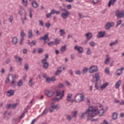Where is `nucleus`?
Segmentation results:
<instances>
[{"label": "nucleus", "mask_w": 124, "mask_h": 124, "mask_svg": "<svg viewBox=\"0 0 124 124\" xmlns=\"http://www.w3.org/2000/svg\"><path fill=\"white\" fill-rule=\"evenodd\" d=\"M66 120L68 122H71L72 121V116L69 114H66L65 115Z\"/></svg>", "instance_id": "nucleus-19"}, {"label": "nucleus", "mask_w": 124, "mask_h": 124, "mask_svg": "<svg viewBox=\"0 0 124 124\" xmlns=\"http://www.w3.org/2000/svg\"><path fill=\"white\" fill-rule=\"evenodd\" d=\"M105 71L106 74H109V68H106Z\"/></svg>", "instance_id": "nucleus-58"}, {"label": "nucleus", "mask_w": 124, "mask_h": 124, "mask_svg": "<svg viewBox=\"0 0 124 124\" xmlns=\"http://www.w3.org/2000/svg\"><path fill=\"white\" fill-rule=\"evenodd\" d=\"M29 64H28V63H25L24 65V69L26 70V71H28V70H29Z\"/></svg>", "instance_id": "nucleus-39"}, {"label": "nucleus", "mask_w": 124, "mask_h": 124, "mask_svg": "<svg viewBox=\"0 0 124 124\" xmlns=\"http://www.w3.org/2000/svg\"><path fill=\"white\" fill-rule=\"evenodd\" d=\"M39 25L40 26H41V27H43V26H44V24L43 23V21L39 20Z\"/></svg>", "instance_id": "nucleus-51"}, {"label": "nucleus", "mask_w": 124, "mask_h": 124, "mask_svg": "<svg viewBox=\"0 0 124 124\" xmlns=\"http://www.w3.org/2000/svg\"><path fill=\"white\" fill-rule=\"evenodd\" d=\"M85 36L88 40H90L93 37V34L91 32H88L86 34Z\"/></svg>", "instance_id": "nucleus-16"}, {"label": "nucleus", "mask_w": 124, "mask_h": 124, "mask_svg": "<svg viewBox=\"0 0 124 124\" xmlns=\"http://www.w3.org/2000/svg\"><path fill=\"white\" fill-rule=\"evenodd\" d=\"M51 16H52V15L50 14V13L46 15V18H49V17H51Z\"/></svg>", "instance_id": "nucleus-64"}, {"label": "nucleus", "mask_w": 124, "mask_h": 124, "mask_svg": "<svg viewBox=\"0 0 124 124\" xmlns=\"http://www.w3.org/2000/svg\"><path fill=\"white\" fill-rule=\"evenodd\" d=\"M21 20L22 21V25H24V24H25V21H26L27 20V17L25 16L24 18H23L22 17V16L21 17Z\"/></svg>", "instance_id": "nucleus-41"}, {"label": "nucleus", "mask_w": 124, "mask_h": 124, "mask_svg": "<svg viewBox=\"0 0 124 124\" xmlns=\"http://www.w3.org/2000/svg\"><path fill=\"white\" fill-rule=\"evenodd\" d=\"M33 85V83L32 82V78H31L29 80V86L30 87H32Z\"/></svg>", "instance_id": "nucleus-49"}, {"label": "nucleus", "mask_w": 124, "mask_h": 124, "mask_svg": "<svg viewBox=\"0 0 124 124\" xmlns=\"http://www.w3.org/2000/svg\"><path fill=\"white\" fill-rule=\"evenodd\" d=\"M20 35L22 38H24L25 36H26V34L25 33V32H24V31H22L20 33Z\"/></svg>", "instance_id": "nucleus-44"}, {"label": "nucleus", "mask_w": 124, "mask_h": 124, "mask_svg": "<svg viewBox=\"0 0 124 124\" xmlns=\"http://www.w3.org/2000/svg\"><path fill=\"white\" fill-rule=\"evenodd\" d=\"M60 35L61 36H63V35H64L65 34V32L64 31V30L62 29H60Z\"/></svg>", "instance_id": "nucleus-37"}, {"label": "nucleus", "mask_w": 124, "mask_h": 124, "mask_svg": "<svg viewBox=\"0 0 124 124\" xmlns=\"http://www.w3.org/2000/svg\"><path fill=\"white\" fill-rule=\"evenodd\" d=\"M99 79H100L99 75L97 73H95V76L93 77V83H96V82H98L99 81Z\"/></svg>", "instance_id": "nucleus-8"}, {"label": "nucleus", "mask_w": 124, "mask_h": 124, "mask_svg": "<svg viewBox=\"0 0 124 124\" xmlns=\"http://www.w3.org/2000/svg\"><path fill=\"white\" fill-rule=\"evenodd\" d=\"M9 81H10V78H9V75L8 77H7V78L5 81V84H8V83L9 82Z\"/></svg>", "instance_id": "nucleus-46"}, {"label": "nucleus", "mask_w": 124, "mask_h": 124, "mask_svg": "<svg viewBox=\"0 0 124 124\" xmlns=\"http://www.w3.org/2000/svg\"><path fill=\"white\" fill-rule=\"evenodd\" d=\"M76 75H81V71L79 70H77L75 71Z\"/></svg>", "instance_id": "nucleus-48"}, {"label": "nucleus", "mask_w": 124, "mask_h": 124, "mask_svg": "<svg viewBox=\"0 0 124 124\" xmlns=\"http://www.w3.org/2000/svg\"><path fill=\"white\" fill-rule=\"evenodd\" d=\"M45 94L46 96L51 97V96H53V95H54V92L51 90H46L45 92Z\"/></svg>", "instance_id": "nucleus-10"}, {"label": "nucleus", "mask_w": 124, "mask_h": 124, "mask_svg": "<svg viewBox=\"0 0 124 124\" xmlns=\"http://www.w3.org/2000/svg\"><path fill=\"white\" fill-rule=\"evenodd\" d=\"M24 85V83H23V80H20L18 83H17V86L18 87H22Z\"/></svg>", "instance_id": "nucleus-34"}, {"label": "nucleus", "mask_w": 124, "mask_h": 124, "mask_svg": "<svg viewBox=\"0 0 124 124\" xmlns=\"http://www.w3.org/2000/svg\"><path fill=\"white\" fill-rule=\"evenodd\" d=\"M12 42L13 45H16L18 43V38H17V37H14L13 38Z\"/></svg>", "instance_id": "nucleus-20"}, {"label": "nucleus", "mask_w": 124, "mask_h": 124, "mask_svg": "<svg viewBox=\"0 0 124 124\" xmlns=\"http://www.w3.org/2000/svg\"><path fill=\"white\" fill-rule=\"evenodd\" d=\"M109 85V83L106 82L101 86V90H104Z\"/></svg>", "instance_id": "nucleus-28"}, {"label": "nucleus", "mask_w": 124, "mask_h": 124, "mask_svg": "<svg viewBox=\"0 0 124 124\" xmlns=\"http://www.w3.org/2000/svg\"><path fill=\"white\" fill-rule=\"evenodd\" d=\"M46 27L47 29H49V28H50V27H51V24L49 23H46Z\"/></svg>", "instance_id": "nucleus-61"}, {"label": "nucleus", "mask_w": 124, "mask_h": 124, "mask_svg": "<svg viewBox=\"0 0 124 124\" xmlns=\"http://www.w3.org/2000/svg\"><path fill=\"white\" fill-rule=\"evenodd\" d=\"M18 106V103L12 104V107L13 109H16V107Z\"/></svg>", "instance_id": "nucleus-43"}, {"label": "nucleus", "mask_w": 124, "mask_h": 124, "mask_svg": "<svg viewBox=\"0 0 124 124\" xmlns=\"http://www.w3.org/2000/svg\"><path fill=\"white\" fill-rule=\"evenodd\" d=\"M32 6L34 7V8H37V6H38V4L36 1H33L32 2Z\"/></svg>", "instance_id": "nucleus-24"}, {"label": "nucleus", "mask_w": 124, "mask_h": 124, "mask_svg": "<svg viewBox=\"0 0 124 124\" xmlns=\"http://www.w3.org/2000/svg\"><path fill=\"white\" fill-rule=\"evenodd\" d=\"M49 34L47 33L44 36V37H41L40 39L44 40L45 43H47L50 41V39L49 38Z\"/></svg>", "instance_id": "nucleus-4"}, {"label": "nucleus", "mask_w": 124, "mask_h": 124, "mask_svg": "<svg viewBox=\"0 0 124 124\" xmlns=\"http://www.w3.org/2000/svg\"><path fill=\"white\" fill-rule=\"evenodd\" d=\"M72 97V94L71 93H69L67 94L66 100L69 102H70V99Z\"/></svg>", "instance_id": "nucleus-23"}, {"label": "nucleus", "mask_w": 124, "mask_h": 124, "mask_svg": "<svg viewBox=\"0 0 124 124\" xmlns=\"http://www.w3.org/2000/svg\"><path fill=\"white\" fill-rule=\"evenodd\" d=\"M98 70V68L96 66H92L89 69L90 73H94V72H96Z\"/></svg>", "instance_id": "nucleus-7"}, {"label": "nucleus", "mask_w": 124, "mask_h": 124, "mask_svg": "<svg viewBox=\"0 0 124 124\" xmlns=\"http://www.w3.org/2000/svg\"><path fill=\"white\" fill-rule=\"evenodd\" d=\"M68 72L71 76L73 75V71L72 70H68Z\"/></svg>", "instance_id": "nucleus-62"}, {"label": "nucleus", "mask_w": 124, "mask_h": 124, "mask_svg": "<svg viewBox=\"0 0 124 124\" xmlns=\"http://www.w3.org/2000/svg\"><path fill=\"white\" fill-rule=\"evenodd\" d=\"M60 107H61V106L59 105H57L54 107V108L56 109V110H59Z\"/></svg>", "instance_id": "nucleus-60"}, {"label": "nucleus", "mask_w": 124, "mask_h": 124, "mask_svg": "<svg viewBox=\"0 0 124 124\" xmlns=\"http://www.w3.org/2000/svg\"><path fill=\"white\" fill-rule=\"evenodd\" d=\"M86 72H88V68L87 67L83 68V69L82 70L83 74H86Z\"/></svg>", "instance_id": "nucleus-42"}, {"label": "nucleus", "mask_w": 124, "mask_h": 124, "mask_svg": "<svg viewBox=\"0 0 124 124\" xmlns=\"http://www.w3.org/2000/svg\"><path fill=\"white\" fill-rule=\"evenodd\" d=\"M123 70H124V67H122L121 69H118L116 72H118L116 73V76H120V75H122V73H123Z\"/></svg>", "instance_id": "nucleus-15"}, {"label": "nucleus", "mask_w": 124, "mask_h": 124, "mask_svg": "<svg viewBox=\"0 0 124 124\" xmlns=\"http://www.w3.org/2000/svg\"><path fill=\"white\" fill-rule=\"evenodd\" d=\"M95 88H96V89L97 90H101V86L99 87L98 86H97V83L96 82H95V86H94Z\"/></svg>", "instance_id": "nucleus-47"}, {"label": "nucleus", "mask_w": 124, "mask_h": 124, "mask_svg": "<svg viewBox=\"0 0 124 124\" xmlns=\"http://www.w3.org/2000/svg\"><path fill=\"white\" fill-rule=\"evenodd\" d=\"M62 67H61L57 69V70L54 74L55 76H58V75H60V74H61V72H62Z\"/></svg>", "instance_id": "nucleus-17"}, {"label": "nucleus", "mask_w": 124, "mask_h": 124, "mask_svg": "<svg viewBox=\"0 0 124 124\" xmlns=\"http://www.w3.org/2000/svg\"><path fill=\"white\" fill-rule=\"evenodd\" d=\"M14 93H15V91L10 89L6 92V95L7 96H13Z\"/></svg>", "instance_id": "nucleus-9"}, {"label": "nucleus", "mask_w": 124, "mask_h": 124, "mask_svg": "<svg viewBox=\"0 0 124 124\" xmlns=\"http://www.w3.org/2000/svg\"><path fill=\"white\" fill-rule=\"evenodd\" d=\"M65 49H66V45H65L61 47L60 51L61 52H64Z\"/></svg>", "instance_id": "nucleus-30"}, {"label": "nucleus", "mask_w": 124, "mask_h": 124, "mask_svg": "<svg viewBox=\"0 0 124 124\" xmlns=\"http://www.w3.org/2000/svg\"><path fill=\"white\" fill-rule=\"evenodd\" d=\"M112 117L113 120H116V119L118 118V114H117L116 112H114L112 114Z\"/></svg>", "instance_id": "nucleus-29"}, {"label": "nucleus", "mask_w": 124, "mask_h": 124, "mask_svg": "<svg viewBox=\"0 0 124 124\" xmlns=\"http://www.w3.org/2000/svg\"><path fill=\"white\" fill-rule=\"evenodd\" d=\"M10 62V58H7L5 61V63L8 64Z\"/></svg>", "instance_id": "nucleus-56"}, {"label": "nucleus", "mask_w": 124, "mask_h": 124, "mask_svg": "<svg viewBox=\"0 0 124 124\" xmlns=\"http://www.w3.org/2000/svg\"><path fill=\"white\" fill-rule=\"evenodd\" d=\"M84 96L82 94H77L75 97V101L78 103L82 102V101L84 100Z\"/></svg>", "instance_id": "nucleus-2"}, {"label": "nucleus", "mask_w": 124, "mask_h": 124, "mask_svg": "<svg viewBox=\"0 0 124 124\" xmlns=\"http://www.w3.org/2000/svg\"><path fill=\"white\" fill-rule=\"evenodd\" d=\"M61 94H62V92L61 90H58L56 91V94L55 96H60Z\"/></svg>", "instance_id": "nucleus-38"}, {"label": "nucleus", "mask_w": 124, "mask_h": 124, "mask_svg": "<svg viewBox=\"0 0 124 124\" xmlns=\"http://www.w3.org/2000/svg\"><path fill=\"white\" fill-rule=\"evenodd\" d=\"M22 3L24 6L28 5V0H22Z\"/></svg>", "instance_id": "nucleus-31"}, {"label": "nucleus", "mask_w": 124, "mask_h": 124, "mask_svg": "<svg viewBox=\"0 0 124 124\" xmlns=\"http://www.w3.org/2000/svg\"><path fill=\"white\" fill-rule=\"evenodd\" d=\"M12 107V104H8L6 107V109H10V108Z\"/></svg>", "instance_id": "nucleus-59"}, {"label": "nucleus", "mask_w": 124, "mask_h": 124, "mask_svg": "<svg viewBox=\"0 0 124 124\" xmlns=\"http://www.w3.org/2000/svg\"><path fill=\"white\" fill-rule=\"evenodd\" d=\"M97 114V109H93V107H90L86 109V111L84 113H81L80 118L83 119L84 116L86 115L87 117V120L91 121L92 119L94 118Z\"/></svg>", "instance_id": "nucleus-1"}, {"label": "nucleus", "mask_w": 124, "mask_h": 124, "mask_svg": "<svg viewBox=\"0 0 124 124\" xmlns=\"http://www.w3.org/2000/svg\"><path fill=\"white\" fill-rule=\"evenodd\" d=\"M14 19V17L12 16H10L9 18V21L10 23H12V21H13V19Z\"/></svg>", "instance_id": "nucleus-45"}, {"label": "nucleus", "mask_w": 124, "mask_h": 124, "mask_svg": "<svg viewBox=\"0 0 124 124\" xmlns=\"http://www.w3.org/2000/svg\"><path fill=\"white\" fill-rule=\"evenodd\" d=\"M50 79L52 82H55V81H56V77L53 76L50 78Z\"/></svg>", "instance_id": "nucleus-52"}, {"label": "nucleus", "mask_w": 124, "mask_h": 124, "mask_svg": "<svg viewBox=\"0 0 124 124\" xmlns=\"http://www.w3.org/2000/svg\"><path fill=\"white\" fill-rule=\"evenodd\" d=\"M110 62V59L109 58V55H107V58L105 61V63L106 64H108L109 63V62Z\"/></svg>", "instance_id": "nucleus-32"}, {"label": "nucleus", "mask_w": 124, "mask_h": 124, "mask_svg": "<svg viewBox=\"0 0 124 124\" xmlns=\"http://www.w3.org/2000/svg\"><path fill=\"white\" fill-rule=\"evenodd\" d=\"M105 33H106L105 31L99 32L97 35V38H102L104 37V35H105Z\"/></svg>", "instance_id": "nucleus-14"}, {"label": "nucleus", "mask_w": 124, "mask_h": 124, "mask_svg": "<svg viewBox=\"0 0 124 124\" xmlns=\"http://www.w3.org/2000/svg\"><path fill=\"white\" fill-rule=\"evenodd\" d=\"M86 54L87 55H91V49H90V48H88L87 51L86 52Z\"/></svg>", "instance_id": "nucleus-63"}, {"label": "nucleus", "mask_w": 124, "mask_h": 124, "mask_svg": "<svg viewBox=\"0 0 124 124\" xmlns=\"http://www.w3.org/2000/svg\"><path fill=\"white\" fill-rule=\"evenodd\" d=\"M74 50H77L78 51V53H83L84 49L81 46H76L74 47Z\"/></svg>", "instance_id": "nucleus-11"}, {"label": "nucleus", "mask_w": 124, "mask_h": 124, "mask_svg": "<svg viewBox=\"0 0 124 124\" xmlns=\"http://www.w3.org/2000/svg\"><path fill=\"white\" fill-rule=\"evenodd\" d=\"M28 35L29 38H31L32 37V30H30L29 31Z\"/></svg>", "instance_id": "nucleus-35"}, {"label": "nucleus", "mask_w": 124, "mask_h": 124, "mask_svg": "<svg viewBox=\"0 0 124 124\" xmlns=\"http://www.w3.org/2000/svg\"><path fill=\"white\" fill-rule=\"evenodd\" d=\"M70 13L69 11L67 10L65 11L64 12H62L61 14V17L62 18V19H66L67 17H68V16L69 15Z\"/></svg>", "instance_id": "nucleus-6"}, {"label": "nucleus", "mask_w": 124, "mask_h": 124, "mask_svg": "<svg viewBox=\"0 0 124 124\" xmlns=\"http://www.w3.org/2000/svg\"><path fill=\"white\" fill-rule=\"evenodd\" d=\"M36 41L34 40H32L31 42V44L29 45V46H31V47H32V46H34V45H36Z\"/></svg>", "instance_id": "nucleus-36"}, {"label": "nucleus", "mask_w": 124, "mask_h": 124, "mask_svg": "<svg viewBox=\"0 0 124 124\" xmlns=\"http://www.w3.org/2000/svg\"><path fill=\"white\" fill-rule=\"evenodd\" d=\"M93 109H96L97 110V113L96 115L99 114V115L101 117L102 116H103V114H104V111L103 110V108L101 109L100 110H98V109L97 108H92Z\"/></svg>", "instance_id": "nucleus-13"}, {"label": "nucleus", "mask_w": 124, "mask_h": 124, "mask_svg": "<svg viewBox=\"0 0 124 124\" xmlns=\"http://www.w3.org/2000/svg\"><path fill=\"white\" fill-rule=\"evenodd\" d=\"M116 0H110L108 1V7H111V4H112V5H114V4H115V2H116Z\"/></svg>", "instance_id": "nucleus-18"}, {"label": "nucleus", "mask_w": 124, "mask_h": 124, "mask_svg": "<svg viewBox=\"0 0 124 124\" xmlns=\"http://www.w3.org/2000/svg\"><path fill=\"white\" fill-rule=\"evenodd\" d=\"M46 83H51V78H46Z\"/></svg>", "instance_id": "nucleus-54"}, {"label": "nucleus", "mask_w": 124, "mask_h": 124, "mask_svg": "<svg viewBox=\"0 0 124 124\" xmlns=\"http://www.w3.org/2000/svg\"><path fill=\"white\" fill-rule=\"evenodd\" d=\"M118 40H115V42H111L109 44V46L112 47V46H114L116 45V44H118Z\"/></svg>", "instance_id": "nucleus-26"}, {"label": "nucleus", "mask_w": 124, "mask_h": 124, "mask_svg": "<svg viewBox=\"0 0 124 124\" xmlns=\"http://www.w3.org/2000/svg\"><path fill=\"white\" fill-rule=\"evenodd\" d=\"M77 113H78V111L77 110L74 111L71 113V115L73 118H76L77 116Z\"/></svg>", "instance_id": "nucleus-25"}, {"label": "nucleus", "mask_w": 124, "mask_h": 124, "mask_svg": "<svg viewBox=\"0 0 124 124\" xmlns=\"http://www.w3.org/2000/svg\"><path fill=\"white\" fill-rule=\"evenodd\" d=\"M59 9L60 11H64L65 12L67 10H66V9H65V8L63 9L62 7H59Z\"/></svg>", "instance_id": "nucleus-50"}, {"label": "nucleus", "mask_w": 124, "mask_h": 124, "mask_svg": "<svg viewBox=\"0 0 124 124\" xmlns=\"http://www.w3.org/2000/svg\"><path fill=\"white\" fill-rule=\"evenodd\" d=\"M42 52H43V49L40 48L38 49V53L39 54L41 53Z\"/></svg>", "instance_id": "nucleus-57"}, {"label": "nucleus", "mask_w": 124, "mask_h": 124, "mask_svg": "<svg viewBox=\"0 0 124 124\" xmlns=\"http://www.w3.org/2000/svg\"><path fill=\"white\" fill-rule=\"evenodd\" d=\"M115 15L117 18H124V10L122 11L121 12L119 10H117L115 12Z\"/></svg>", "instance_id": "nucleus-3"}, {"label": "nucleus", "mask_w": 124, "mask_h": 124, "mask_svg": "<svg viewBox=\"0 0 124 124\" xmlns=\"http://www.w3.org/2000/svg\"><path fill=\"white\" fill-rule=\"evenodd\" d=\"M9 76H11V77L12 78V80H16V79H17V75H15L13 76L12 75L9 74Z\"/></svg>", "instance_id": "nucleus-40"}, {"label": "nucleus", "mask_w": 124, "mask_h": 124, "mask_svg": "<svg viewBox=\"0 0 124 124\" xmlns=\"http://www.w3.org/2000/svg\"><path fill=\"white\" fill-rule=\"evenodd\" d=\"M122 22H123V21H122L121 20L118 21L117 22L116 27H118V26H120V25H121L122 24Z\"/></svg>", "instance_id": "nucleus-55"}, {"label": "nucleus", "mask_w": 124, "mask_h": 124, "mask_svg": "<svg viewBox=\"0 0 124 124\" xmlns=\"http://www.w3.org/2000/svg\"><path fill=\"white\" fill-rule=\"evenodd\" d=\"M48 113V109L45 108L41 114V116H45Z\"/></svg>", "instance_id": "nucleus-33"}, {"label": "nucleus", "mask_w": 124, "mask_h": 124, "mask_svg": "<svg viewBox=\"0 0 124 124\" xmlns=\"http://www.w3.org/2000/svg\"><path fill=\"white\" fill-rule=\"evenodd\" d=\"M89 45H90V46H91V47H93L95 45V43H94L93 42H91L89 43Z\"/></svg>", "instance_id": "nucleus-53"}, {"label": "nucleus", "mask_w": 124, "mask_h": 124, "mask_svg": "<svg viewBox=\"0 0 124 124\" xmlns=\"http://www.w3.org/2000/svg\"><path fill=\"white\" fill-rule=\"evenodd\" d=\"M14 58L16 59V62H22L23 61V59H22L21 57H18L17 55H15Z\"/></svg>", "instance_id": "nucleus-21"}, {"label": "nucleus", "mask_w": 124, "mask_h": 124, "mask_svg": "<svg viewBox=\"0 0 124 124\" xmlns=\"http://www.w3.org/2000/svg\"><path fill=\"white\" fill-rule=\"evenodd\" d=\"M114 27V22L107 23L105 26L106 30H109L110 28Z\"/></svg>", "instance_id": "nucleus-12"}, {"label": "nucleus", "mask_w": 124, "mask_h": 124, "mask_svg": "<svg viewBox=\"0 0 124 124\" xmlns=\"http://www.w3.org/2000/svg\"><path fill=\"white\" fill-rule=\"evenodd\" d=\"M16 86V80L15 79H12V82H11V87L12 88H15Z\"/></svg>", "instance_id": "nucleus-22"}, {"label": "nucleus", "mask_w": 124, "mask_h": 124, "mask_svg": "<svg viewBox=\"0 0 124 124\" xmlns=\"http://www.w3.org/2000/svg\"><path fill=\"white\" fill-rule=\"evenodd\" d=\"M42 63L43 64V67L45 68V69H47L48 67H49V63L47 62V60L46 59H44L42 60Z\"/></svg>", "instance_id": "nucleus-5"}, {"label": "nucleus", "mask_w": 124, "mask_h": 124, "mask_svg": "<svg viewBox=\"0 0 124 124\" xmlns=\"http://www.w3.org/2000/svg\"><path fill=\"white\" fill-rule=\"evenodd\" d=\"M121 84V80H119L117 82H116L115 84V88L116 89H119L120 88V85Z\"/></svg>", "instance_id": "nucleus-27"}]
</instances>
